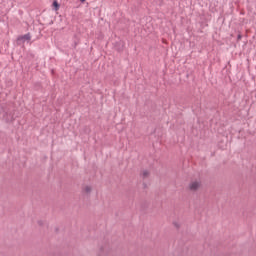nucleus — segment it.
<instances>
[{"instance_id":"obj_1","label":"nucleus","mask_w":256,"mask_h":256,"mask_svg":"<svg viewBox=\"0 0 256 256\" xmlns=\"http://www.w3.org/2000/svg\"><path fill=\"white\" fill-rule=\"evenodd\" d=\"M201 188V181H192L189 184V189L191 191H199V189Z\"/></svg>"},{"instance_id":"obj_2","label":"nucleus","mask_w":256,"mask_h":256,"mask_svg":"<svg viewBox=\"0 0 256 256\" xmlns=\"http://www.w3.org/2000/svg\"><path fill=\"white\" fill-rule=\"evenodd\" d=\"M25 41H31V34L27 33L25 35L19 36L17 38L18 45H21V43H25Z\"/></svg>"},{"instance_id":"obj_3","label":"nucleus","mask_w":256,"mask_h":256,"mask_svg":"<svg viewBox=\"0 0 256 256\" xmlns=\"http://www.w3.org/2000/svg\"><path fill=\"white\" fill-rule=\"evenodd\" d=\"M115 49L119 52L123 51V42H116Z\"/></svg>"},{"instance_id":"obj_4","label":"nucleus","mask_w":256,"mask_h":256,"mask_svg":"<svg viewBox=\"0 0 256 256\" xmlns=\"http://www.w3.org/2000/svg\"><path fill=\"white\" fill-rule=\"evenodd\" d=\"M149 175H150L149 170H144V171H142V173H141V177H142L143 179H147V178L149 177Z\"/></svg>"},{"instance_id":"obj_5","label":"nucleus","mask_w":256,"mask_h":256,"mask_svg":"<svg viewBox=\"0 0 256 256\" xmlns=\"http://www.w3.org/2000/svg\"><path fill=\"white\" fill-rule=\"evenodd\" d=\"M52 5H53L55 11H59V7H61V5H59V2L54 0Z\"/></svg>"},{"instance_id":"obj_6","label":"nucleus","mask_w":256,"mask_h":256,"mask_svg":"<svg viewBox=\"0 0 256 256\" xmlns=\"http://www.w3.org/2000/svg\"><path fill=\"white\" fill-rule=\"evenodd\" d=\"M84 191L85 193H91V186H85Z\"/></svg>"},{"instance_id":"obj_7","label":"nucleus","mask_w":256,"mask_h":256,"mask_svg":"<svg viewBox=\"0 0 256 256\" xmlns=\"http://www.w3.org/2000/svg\"><path fill=\"white\" fill-rule=\"evenodd\" d=\"M173 225L176 227V229H179V223H177V222H173Z\"/></svg>"},{"instance_id":"obj_8","label":"nucleus","mask_w":256,"mask_h":256,"mask_svg":"<svg viewBox=\"0 0 256 256\" xmlns=\"http://www.w3.org/2000/svg\"><path fill=\"white\" fill-rule=\"evenodd\" d=\"M44 224L43 220L38 221V225L42 226Z\"/></svg>"},{"instance_id":"obj_9","label":"nucleus","mask_w":256,"mask_h":256,"mask_svg":"<svg viewBox=\"0 0 256 256\" xmlns=\"http://www.w3.org/2000/svg\"><path fill=\"white\" fill-rule=\"evenodd\" d=\"M237 39H238V41H241V39H242L241 34H239V35L237 36Z\"/></svg>"},{"instance_id":"obj_10","label":"nucleus","mask_w":256,"mask_h":256,"mask_svg":"<svg viewBox=\"0 0 256 256\" xmlns=\"http://www.w3.org/2000/svg\"><path fill=\"white\" fill-rule=\"evenodd\" d=\"M81 1V3H85V1H87V0H80Z\"/></svg>"}]
</instances>
